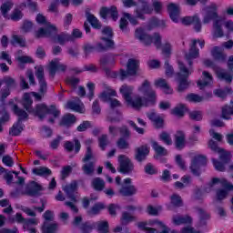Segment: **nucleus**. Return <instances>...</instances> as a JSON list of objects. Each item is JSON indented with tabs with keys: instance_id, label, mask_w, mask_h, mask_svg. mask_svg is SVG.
I'll use <instances>...</instances> for the list:
<instances>
[{
	"instance_id": "2",
	"label": "nucleus",
	"mask_w": 233,
	"mask_h": 233,
	"mask_svg": "<svg viewBox=\"0 0 233 233\" xmlns=\"http://www.w3.org/2000/svg\"><path fill=\"white\" fill-rule=\"evenodd\" d=\"M8 105L9 106H12L11 110L15 116H17L18 117L16 123H15L9 129L10 136L15 137L17 136H21V132L25 130L23 121H26V119H28V113H26L25 109H21L17 104L14 103V99H10L8 101Z\"/></svg>"
},
{
	"instance_id": "19",
	"label": "nucleus",
	"mask_w": 233,
	"mask_h": 233,
	"mask_svg": "<svg viewBox=\"0 0 233 233\" xmlns=\"http://www.w3.org/2000/svg\"><path fill=\"white\" fill-rule=\"evenodd\" d=\"M99 64L103 70H105L106 66H114V65H116V56L112 53L105 54L100 57Z\"/></svg>"
},
{
	"instance_id": "48",
	"label": "nucleus",
	"mask_w": 233,
	"mask_h": 233,
	"mask_svg": "<svg viewBox=\"0 0 233 233\" xmlns=\"http://www.w3.org/2000/svg\"><path fill=\"white\" fill-rule=\"evenodd\" d=\"M198 212L199 215V225L203 227V225H207V220L210 219V215L205 212V209L201 208H198Z\"/></svg>"
},
{
	"instance_id": "12",
	"label": "nucleus",
	"mask_w": 233,
	"mask_h": 233,
	"mask_svg": "<svg viewBox=\"0 0 233 233\" xmlns=\"http://www.w3.org/2000/svg\"><path fill=\"white\" fill-rule=\"evenodd\" d=\"M110 15L113 21H117L119 19V11H117V6L111 5L110 7L103 6L100 8V16L102 19H106Z\"/></svg>"
},
{
	"instance_id": "64",
	"label": "nucleus",
	"mask_w": 233,
	"mask_h": 233,
	"mask_svg": "<svg viewBox=\"0 0 233 233\" xmlns=\"http://www.w3.org/2000/svg\"><path fill=\"white\" fill-rule=\"evenodd\" d=\"M121 137L124 139H128L130 137V129L127 126H123L118 128Z\"/></svg>"
},
{
	"instance_id": "35",
	"label": "nucleus",
	"mask_w": 233,
	"mask_h": 233,
	"mask_svg": "<svg viewBox=\"0 0 233 233\" xmlns=\"http://www.w3.org/2000/svg\"><path fill=\"white\" fill-rule=\"evenodd\" d=\"M25 17V14L19 7H15L10 14L9 16H7V21H13L14 23H17L21 21Z\"/></svg>"
},
{
	"instance_id": "16",
	"label": "nucleus",
	"mask_w": 233,
	"mask_h": 233,
	"mask_svg": "<svg viewBox=\"0 0 233 233\" xmlns=\"http://www.w3.org/2000/svg\"><path fill=\"white\" fill-rule=\"evenodd\" d=\"M82 180H79L81 182ZM79 182L77 180L71 181L70 184L65 186L64 192L71 201H77L76 192H77Z\"/></svg>"
},
{
	"instance_id": "61",
	"label": "nucleus",
	"mask_w": 233,
	"mask_h": 233,
	"mask_svg": "<svg viewBox=\"0 0 233 233\" xmlns=\"http://www.w3.org/2000/svg\"><path fill=\"white\" fill-rule=\"evenodd\" d=\"M46 114L53 116L54 117H59V116H61V111L57 109L56 105H51L47 106Z\"/></svg>"
},
{
	"instance_id": "32",
	"label": "nucleus",
	"mask_w": 233,
	"mask_h": 233,
	"mask_svg": "<svg viewBox=\"0 0 233 233\" xmlns=\"http://www.w3.org/2000/svg\"><path fill=\"white\" fill-rule=\"evenodd\" d=\"M215 73H216L218 79H219L220 81H225L228 85H230V83H232V80H233L232 74L225 72L223 69L216 70Z\"/></svg>"
},
{
	"instance_id": "36",
	"label": "nucleus",
	"mask_w": 233,
	"mask_h": 233,
	"mask_svg": "<svg viewBox=\"0 0 233 233\" xmlns=\"http://www.w3.org/2000/svg\"><path fill=\"white\" fill-rule=\"evenodd\" d=\"M76 121H77V118L76 117V116L68 113V114L65 115L64 116H62V119L60 121V127H70Z\"/></svg>"
},
{
	"instance_id": "17",
	"label": "nucleus",
	"mask_w": 233,
	"mask_h": 233,
	"mask_svg": "<svg viewBox=\"0 0 233 233\" xmlns=\"http://www.w3.org/2000/svg\"><path fill=\"white\" fill-rule=\"evenodd\" d=\"M219 15H218V5H212L208 7V10L206 12V15L203 18V24L208 25L211 21H218Z\"/></svg>"
},
{
	"instance_id": "20",
	"label": "nucleus",
	"mask_w": 233,
	"mask_h": 233,
	"mask_svg": "<svg viewBox=\"0 0 233 233\" xmlns=\"http://www.w3.org/2000/svg\"><path fill=\"white\" fill-rule=\"evenodd\" d=\"M85 14L86 20L91 25L92 28H95V30H101L103 25H101V22H99V19L90 13V8H86Z\"/></svg>"
},
{
	"instance_id": "29",
	"label": "nucleus",
	"mask_w": 233,
	"mask_h": 233,
	"mask_svg": "<svg viewBox=\"0 0 233 233\" xmlns=\"http://www.w3.org/2000/svg\"><path fill=\"white\" fill-rule=\"evenodd\" d=\"M119 194L124 198H130L131 196H136L137 194V188L134 185L122 186L119 189Z\"/></svg>"
},
{
	"instance_id": "41",
	"label": "nucleus",
	"mask_w": 233,
	"mask_h": 233,
	"mask_svg": "<svg viewBox=\"0 0 233 233\" xmlns=\"http://www.w3.org/2000/svg\"><path fill=\"white\" fill-rule=\"evenodd\" d=\"M215 96L217 97H220V99H226L227 96L233 94L232 87L230 86H226L224 89H216L214 91Z\"/></svg>"
},
{
	"instance_id": "6",
	"label": "nucleus",
	"mask_w": 233,
	"mask_h": 233,
	"mask_svg": "<svg viewBox=\"0 0 233 233\" xmlns=\"http://www.w3.org/2000/svg\"><path fill=\"white\" fill-rule=\"evenodd\" d=\"M102 34L106 36H102L100 39L105 43L98 42L96 48L99 52H106L107 50H112L116 46V42H114V30L110 26H106L102 30Z\"/></svg>"
},
{
	"instance_id": "27",
	"label": "nucleus",
	"mask_w": 233,
	"mask_h": 233,
	"mask_svg": "<svg viewBox=\"0 0 233 233\" xmlns=\"http://www.w3.org/2000/svg\"><path fill=\"white\" fill-rule=\"evenodd\" d=\"M53 39L54 41H56V43H58L63 46L66 43L74 41V36H72L70 34L66 32H62L60 34L54 35Z\"/></svg>"
},
{
	"instance_id": "28",
	"label": "nucleus",
	"mask_w": 233,
	"mask_h": 233,
	"mask_svg": "<svg viewBox=\"0 0 233 233\" xmlns=\"http://www.w3.org/2000/svg\"><path fill=\"white\" fill-rule=\"evenodd\" d=\"M46 112H48V106L45 104H37L34 108V112L31 114L39 117V119H45Z\"/></svg>"
},
{
	"instance_id": "30",
	"label": "nucleus",
	"mask_w": 233,
	"mask_h": 233,
	"mask_svg": "<svg viewBox=\"0 0 233 233\" xmlns=\"http://www.w3.org/2000/svg\"><path fill=\"white\" fill-rule=\"evenodd\" d=\"M139 60L136 58H129L127 64V70L129 71V74L132 76H137V71L139 70Z\"/></svg>"
},
{
	"instance_id": "24",
	"label": "nucleus",
	"mask_w": 233,
	"mask_h": 233,
	"mask_svg": "<svg viewBox=\"0 0 233 233\" xmlns=\"http://www.w3.org/2000/svg\"><path fill=\"white\" fill-rule=\"evenodd\" d=\"M218 183L223 185L226 191L230 192L233 190V184L227 181V179H219L218 177H213L212 180L208 184V187H209V190L215 185H218Z\"/></svg>"
},
{
	"instance_id": "44",
	"label": "nucleus",
	"mask_w": 233,
	"mask_h": 233,
	"mask_svg": "<svg viewBox=\"0 0 233 233\" xmlns=\"http://www.w3.org/2000/svg\"><path fill=\"white\" fill-rule=\"evenodd\" d=\"M185 112H187V106H185L184 104H180L171 110V114L173 116H177V117H183L185 116Z\"/></svg>"
},
{
	"instance_id": "52",
	"label": "nucleus",
	"mask_w": 233,
	"mask_h": 233,
	"mask_svg": "<svg viewBox=\"0 0 233 233\" xmlns=\"http://www.w3.org/2000/svg\"><path fill=\"white\" fill-rule=\"evenodd\" d=\"M149 26H151V28H157L159 26L161 28H165L166 23L165 20H160L157 17H153L149 21Z\"/></svg>"
},
{
	"instance_id": "23",
	"label": "nucleus",
	"mask_w": 233,
	"mask_h": 233,
	"mask_svg": "<svg viewBox=\"0 0 233 233\" xmlns=\"http://www.w3.org/2000/svg\"><path fill=\"white\" fill-rule=\"evenodd\" d=\"M147 117L150 121H152L155 128L159 130L165 127V119L163 117L157 116L156 112H151L147 115Z\"/></svg>"
},
{
	"instance_id": "63",
	"label": "nucleus",
	"mask_w": 233,
	"mask_h": 233,
	"mask_svg": "<svg viewBox=\"0 0 233 233\" xmlns=\"http://www.w3.org/2000/svg\"><path fill=\"white\" fill-rule=\"evenodd\" d=\"M189 118L193 121H201L203 119V113L201 111L189 112Z\"/></svg>"
},
{
	"instance_id": "5",
	"label": "nucleus",
	"mask_w": 233,
	"mask_h": 233,
	"mask_svg": "<svg viewBox=\"0 0 233 233\" xmlns=\"http://www.w3.org/2000/svg\"><path fill=\"white\" fill-rule=\"evenodd\" d=\"M135 35L137 39H139L146 46H150L154 43L156 48H161V35L159 33H155L154 36L145 33L143 28H137L135 31Z\"/></svg>"
},
{
	"instance_id": "10",
	"label": "nucleus",
	"mask_w": 233,
	"mask_h": 233,
	"mask_svg": "<svg viewBox=\"0 0 233 233\" xmlns=\"http://www.w3.org/2000/svg\"><path fill=\"white\" fill-rule=\"evenodd\" d=\"M41 192H43V186L33 180L26 185L24 194L30 198H39Z\"/></svg>"
},
{
	"instance_id": "11",
	"label": "nucleus",
	"mask_w": 233,
	"mask_h": 233,
	"mask_svg": "<svg viewBox=\"0 0 233 233\" xmlns=\"http://www.w3.org/2000/svg\"><path fill=\"white\" fill-rule=\"evenodd\" d=\"M181 23L186 26H190V25H193V28L197 34H199V32H201V28H203L201 19H199L198 15H194L193 16H185L182 18Z\"/></svg>"
},
{
	"instance_id": "14",
	"label": "nucleus",
	"mask_w": 233,
	"mask_h": 233,
	"mask_svg": "<svg viewBox=\"0 0 233 233\" xmlns=\"http://www.w3.org/2000/svg\"><path fill=\"white\" fill-rule=\"evenodd\" d=\"M53 34H57V27L52 24H48L46 28L40 27L35 32V36L36 39H41V37H52Z\"/></svg>"
},
{
	"instance_id": "39",
	"label": "nucleus",
	"mask_w": 233,
	"mask_h": 233,
	"mask_svg": "<svg viewBox=\"0 0 233 233\" xmlns=\"http://www.w3.org/2000/svg\"><path fill=\"white\" fill-rule=\"evenodd\" d=\"M94 225H95V228H96V230L99 233L110 232V226L108 224V221H106V220H100L97 222H94Z\"/></svg>"
},
{
	"instance_id": "62",
	"label": "nucleus",
	"mask_w": 233,
	"mask_h": 233,
	"mask_svg": "<svg viewBox=\"0 0 233 233\" xmlns=\"http://www.w3.org/2000/svg\"><path fill=\"white\" fill-rule=\"evenodd\" d=\"M145 173L148 176H155L157 174V169L154 167V165L152 163H147L144 167Z\"/></svg>"
},
{
	"instance_id": "31",
	"label": "nucleus",
	"mask_w": 233,
	"mask_h": 233,
	"mask_svg": "<svg viewBox=\"0 0 233 233\" xmlns=\"http://www.w3.org/2000/svg\"><path fill=\"white\" fill-rule=\"evenodd\" d=\"M14 8V1L12 0H7L4 2L1 6H0V12L4 17V19H7L9 17L8 12Z\"/></svg>"
},
{
	"instance_id": "60",
	"label": "nucleus",
	"mask_w": 233,
	"mask_h": 233,
	"mask_svg": "<svg viewBox=\"0 0 233 233\" xmlns=\"http://www.w3.org/2000/svg\"><path fill=\"white\" fill-rule=\"evenodd\" d=\"M159 139H160V141H163V143H165V145H167L168 147H170V145H172V137H170V135L168 133H167L166 131H163L162 133H160Z\"/></svg>"
},
{
	"instance_id": "9",
	"label": "nucleus",
	"mask_w": 233,
	"mask_h": 233,
	"mask_svg": "<svg viewBox=\"0 0 233 233\" xmlns=\"http://www.w3.org/2000/svg\"><path fill=\"white\" fill-rule=\"evenodd\" d=\"M207 157L204 155H197L191 160L189 167L192 175L199 177L201 176V167H207Z\"/></svg>"
},
{
	"instance_id": "7",
	"label": "nucleus",
	"mask_w": 233,
	"mask_h": 233,
	"mask_svg": "<svg viewBox=\"0 0 233 233\" xmlns=\"http://www.w3.org/2000/svg\"><path fill=\"white\" fill-rule=\"evenodd\" d=\"M90 159H94V152L91 147H87L85 157L82 159L83 163H85L82 166V170L86 176H92L96 171V162L90 161Z\"/></svg>"
},
{
	"instance_id": "43",
	"label": "nucleus",
	"mask_w": 233,
	"mask_h": 233,
	"mask_svg": "<svg viewBox=\"0 0 233 233\" xmlns=\"http://www.w3.org/2000/svg\"><path fill=\"white\" fill-rule=\"evenodd\" d=\"M116 96H117V92L110 87H107V92H102L99 97L100 99H103V101H110V99H112V97H116Z\"/></svg>"
},
{
	"instance_id": "50",
	"label": "nucleus",
	"mask_w": 233,
	"mask_h": 233,
	"mask_svg": "<svg viewBox=\"0 0 233 233\" xmlns=\"http://www.w3.org/2000/svg\"><path fill=\"white\" fill-rule=\"evenodd\" d=\"M152 148L153 150H155L156 154L157 156H167V151L165 147H163L162 146H159V144L156 141L152 142Z\"/></svg>"
},
{
	"instance_id": "21",
	"label": "nucleus",
	"mask_w": 233,
	"mask_h": 233,
	"mask_svg": "<svg viewBox=\"0 0 233 233\" xmlns=\"http://www.w3.org/2000/svg\"><path fill=\"white\" fill-rule=\"evenodd\" d=\"M32 105H34V100L30 93H25L22 98V106L28 114L34 113V106Z\"/></svg>"
},
{
	"instance_id": "1",
	"label": "nucleus",
	"mask_w": 233,
	"mask_h": 233,
	"mask_svg": "<svg viewBox=\"0 0 233 233\" xmlns=\"http://www.w3.org/2000/svg\"><path fill=\"white\" fill-rule=\"evenodd\" d=\"M197 41L194 40L193 45L190 46L189 52L186 55V60L187 61L188 67L182 61L178 60V72L177 73V80L178 81L177 90L178 92H185L189 86L190 82H188V77L192 76L194 72V61L193 59H198L199 57V49L196 48Z\"/></svg>"
},
{
	"instance_id": "57",
	"label": "nucleus",
	"mask_w": 233,
	"mask_h": 233,
	"mask_svg": "<svg viewBox=\"0 0 233 233\" xmlns=\"http://www.w3.org/2000/svg\"><path fill=\"white\" fill-rule=\"evenodd\" d=\"M217 154H219V159L225 165H227L228 163H230V153L229 152H227L225 149L222 148Z\"/></svg>"
},
{
	"instance_id": "37",
	"label": "nucleus",
	"mask_w": 233,
	"mask_h": 233,
	"mask_svg": "<svg viewBox=\"0 0 233 233\" xmlns=\"http://www.w3.org/2000/svg\"><path fill=\"white\" fill-rule=\"evenodd\" d=\"M35 176H39L40 177H48L52 176V170L46 167H35L32 169Z\"/></svg>"
},
{
	"instance_id": "55",
	"label": "nucleus",
	"mask_w": 233,
	"mask_h": 233,
	"mask_svg": "<svg viewBox=\"0 0 233 233\" xmlns=\"http://www.w3.org/2000/svg\"><path fill=\"white\" fill-rule=\"evenodd\" d=\"M121 222L122 225H128V223H132V221H136V217L130 215V213L124 211L122 213V217H121Z\"/></svg>"
},
{
	"instance_id": "34",
	"label": "nucleus",
	"mask_w": 233,
	"mask_h": 233,
	"mask_svg": "<svg viewBox=\"0 0 233 233\" xmlns=\"http://www.w3.org/2000/svg\"><path fill=\"white\" fill-rule=\"evenodd\" d=\"M155 86H157V88H161L164 94H172L173 92L170 86H168V83H167V80L164 78L155 80Z\"/></svg>"
},
{
	"instance_id": "26",
	"label": "nucleus",
	"mask_w": 233,
	"mask_h": 233,
	"mask_svg": "<svg viewBox=\"0 0 233 233\" xmlns=\"http://www.w3.org/2000/svg\"><path fill=\"white\" fill-rule=\"evenodd\" d=\"M186 145L185 132L178 130L175 135V147L177 150H183Z\"/></svg>"
},
{
	"instance_id": "42",
	"label": "nucleus",
	"mask_w": 233,
	"mask_h": 233,
	"mask_svg": "<svg viewBox=\"0 0 233 233\" xmlns=\"http://www.w3.org/2000/svg\"><path fill=\"white\" fill-rule=\"evenodd\" d=\"M110 145V140L108 139V135L103 134L101 137H98V147L102 152L106 150V147Z\"/></svg>"
},
{
	"instance_id": "15",
	"label": "nucleus",
	"mask_w": 233,
	"mask_h": 233,
	"mask_svg": "<svg viewBox=\"0 0 233 233\" xmlns=\"http://www.w3.org/2000/svg\"><path fill=\"white\" fill-rule=\"evenodd\" d=\"M152 12H154V9L148 5V3L144 2L143 0L141 7H137L135 10L137 19H141V21H145L147 19L145 15H150Z\"/></svg>"
},
{
	"instance_id": "22",
	"label": "nucleus",
	"mask_w": 233,
	"mask_h": 233,
	"mask_svg": "<svg viewBox=\"0 0 233 233\" xmlns=\"http://www.w3.org/2000/svg\"><path fill=\"white\" fill-rule=\"evenodd\" d=\"M167 12L173 23H179V6H177V5L170 3L167 5Z\"/></svg>"
},
{
	"instance_id": "58",
	"label": "nucleus",
	"mask_w": 233,
	"mask_h": 233,
	"mask_svg": "<svg viewBox=\"0 0 233 233\" xmlns=\"http://www.w3.org/2000/svg\"><path fill=\"white\" fill-rule=\"evenodd\" d=\"M171 199V204L173 207H183V199H181V196L177 195V194H173L170 197Z\"/></svg>"
},
{
	"instance_id": "38",
	"label": "nucleus",
	"mask_w": 233,
	"mask_h": 233,
	"mask_svg": "<svg viewBox=\"0 0 233 233\" xmlns=\"http://www.w3.org/2000/svg\"><path fill=\"white\" fill-rule=\"evenodd\" d=\"M58 228H59V225L56 222L50 223V222L45 221L42 226V233H56L57 232Z\"/></svg>"
},
{
	"instance_id": "46",
	"label": "nucleus",
	"mask_w": 233,
	"mask_h": 233,
	"mask_svg": "<svg viewBox=\"0 0 233 233\" xmlns=\"http://www.w3.org/2000/svg\"><path fill=\"white\" fill-rule=\"evenodd\" d=\"M215 37H223V27H221V20H215L213 24Z\"/></svg>"
},
{
	"instance_id": "51",
	"label": "nucleus",
	"mask_w": 233,
	"mask_h": 233,
	"mask_svg": "<svg viewBox=\"0 0 233 233\" xmlns=\"http://www.w3.org/2000/svg\"><path fill=\"white\" fill-rule=\"evenodd\" d=\"M92 185L95 190L101 192L105 188V180L101 179V177H96L93 179Z\"/></svg>"
},
{
	"instance_id": "33",
	"label": "nucleus",
	"mask_w": 233,
	"mask_h": 233,
	"mask_svg": "<svg viewBox=\"0 0 233 233\" xmlns=\"http://www.w3.org/2000/svg\"><path fill=\"white\" fill-rule=\"evenodd\" d=\"M173 223L177 227H179V225H190L192 223V218L188 215L183 216H175L173 217Z\"/></svg>"
},
{
	"instance_id": "56",
	"label": "nucleus",
	"mask_w": 233,
	"mask_h": 233,
	"mask_svg": "<svg viewBox=\"0 0 233 233\" xmlns=\"http://www.w3.org/2000/svg\"><path fill=\"white\" fill-rule=\"evenodd\" d=\"M119 28L124 34H128L130 32V28L128 27V20L127 17L124 16L120 18Z\"/></svg>"
},
{
	"instance_id": "53",
	"label": "nucleus",
	"mask_w": 233,
	"mask_h": 233,
	"mask_svg": "<svg viewBox=\"0 0 233 233\" xmlns=\"http://www.w3.org/2000/svg\"><path fill=\"white\" fill-rule=\"evenodd\" d=\"M186 101H188V103H201L203 101V96L190 93L186 96Z\"/></svg>"
},
{
	"instance_id": "49",
	"label": "nucleus",
	"mask_w": 233,
	"mask_h": 233,
	"mask_svg": "<svg viewBox=\"0 0 233 233\" xmlns=\"http://www.w3.org/2000/svg\"><path fill=\"white\" fill-rule=\"evenodd\" d=\"M96 228L94 222L86 221L80 225V230L82 233H92V230Z\"/></svg>"
},
{
	"instance_id": "40",
	"label": "nucleus",
	"mask_w": 233,
	"mask_h": 233,
	"mask_svg": "<svg viewBox=\"0 0 233 233\" xmlns=\"http://www.w3.org/2000/svg\"><path fill=\"white\" fill-rule=\"evenodd\" d=\"M211 56L214 57L215 61H220L221 63H225V61H227V55L221 52L218 46L213 47Z\"/></svg>"
},
{
	"instance_id": "54",
	"label": "nucleus",
	"mask_w": 233,
	"mask_h": 233,
	"mask_svg": "<svg viewBox=\"0 0 233 233\" xmlns=\"http://www.w3.org/2000/svg\"><path fill=\"white\" fill-rule=\"evenodd\" d=\"M10 43L13 46H15V45H19V46H26V42L25 41L23 36H20L18 35H14L12 36V40L10 41Z\"/></svg>"
},
{
	"instance_id": "3",
	"label": "nucleus",
	"mask_w": 233,
	"mask_h": 233,
	"mask_svg": "<svg viewBox=\"0 0 233 233\" xmlns=\"http://www.w3.org/2000/svg\"><path fill=\"white\" fill-rule=\"evenodd\" d=\"M122 97L125 99L127 106L133 108V110H139L143 108V102L141 100V96H136L134 99L132 98V94H134V86L124 84L121 86L119 89Z\"/></svg>"
},
{
	"instance_id": "25",
	"label": "nucleus",
	"mask_w": 233,
	"mask_h": 233,
	"mask_svg": "<svg viewBox=\"0 0 233 233\" xmlns=\"http://www.w3.org/2000/svg\"><path fill=\"white\" fill-rule=\"evenodd\" d=\"M202 76V80H198L197 82V85L200 88V90H203V88L208 86V85H212V83L214 82V77L208 71H203Z\"/></svg>"
},
{
	"instance_id": "18",
	"label": "nucleus",
	"mask_w": 233,
	"mask_h": 233,
	"mask_svg": "<svg viewBox=\"0 0 233 233\" xmlns=\"http://www.w3.org/2000/svg\"><path fill=\"white\" fill-rule=\"evenodd\" d=\"M64 148L66 152H74L75 150V154H79V152H81V141L76 137H75L73 141L66 140L64 143Z\"/></svg>"
},
{
	"instance_id": "8",
	"label": "nucleus",
	"mask_w": 233,
	"mask_h": 233,
	"mask_svg": "<svg viewBox=\"0 0 233 233\" xmlns=\"http://www.w3.org/2000/svg\"><path fill=\"white\" fill-rule=\"evenodd\" d=\"M117 171L124 176H128L134 172V163L130 157H127L126 155L118 156Z\"/></svg>"
},
{
	"instance_id": "13",
	"label": "nucleus",
	"mask_w": 233,
	"mask_h": 233,
	"mask_svg": "<svg viewBox=\"0 0 233 233\" xmlns=\"http://www.w3.org/2000/svg\"><path fill=\"white\" fill-rule=\"evenodd\" d=\"M150 155V147L148 145H142L135 149V159L137 163L147 161V157Z\"/></svg>"
},
{
	"instance_id": "47",
	"label": "nucleus",
	"mask_w": 233,
	"mask_h": 233,
	"mask_svg": "<svg viewBox=\"0 0 233 233\" xmlns=\"http://www.w3.org/2000/svg\"><path fill=\"white\" fill-rule=\"evenodd\" d=\"M83 50H84L85 57H88L90 54H93V52H96V51L99 53L106 52V51H99V49L97 48V43L96 46L86 44L84 45Z\"/></svg>"
},
{
	"instance_id": "4",
	"label": "nucleus",
	"mask_w": 233,
	"mask_h": 233,
	"mask_svg": "<svg viewBox=\"0 0 233 233\" xmlns=\"http://www.w3.org/2000/svg\"><path fill=\"white\" fill-rule=\"evenodd\" d=\"M138 92L142 94L141 101H142V107L143 106H154L156 105V91L152 89L150 86V82L148 80H144L142 85L138 87Z\"/></svg>"
},
{
	"instance_id": "59",
	"label": "nucleus",
	"mask_w": 233,
	"mask_h": 233,
	"mask_svg": "<svg viewBox=\"0 0 233 233\" xmlns=\"http://www.w3.org/2000/svg\"><path fill=\"white\" fill-rule=\"evenodd\" d=\"M116 147L120 150H127V148H130V144H128V141H127V138L120 137L116 141Z\"/></svg>"
},
{
	"instance_id": "45",
	"label": "nucleus",
	"mask_w": 233,
	"mask_h": 233,
	"mask_svg": "<svg viewBox=\"0 0 233 233\" xmlns=\"http://www.w3.org/2000/svg\"><path fill=\"white\" fill-rule=\"evenodd\" d=\"M105 208H106V206H105L104 203L98 202L96 203L91 209L87 212V214L93 215V216H97L99 214V212H101V210H105Z\"/></svg>"
}]
</instances>
